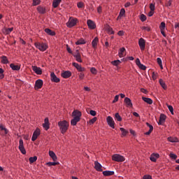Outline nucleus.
I'll return each mask as SVG.
<instances>
[{
	"instance_id": "f257e3e1",
	"label": "nucleus",
	"mask_w": 179,
	"mask_h": 179,
	"mask_svg": "<svg viewBox=\"0 0 179 179\" xmlns=\"http://www.w3.org/2000/svg\"><path fill=\"white\" fill-rule=\"evenodd\" d=\"M72 117L73 118L71 120V125L76 127L78 122L80 121V117H82V112L78 110H74L72 113Z\"/></svg>"
},
{
	"instance_id": "f03ea898",
	"label": "nucleus",
	"mask_w": 179,
	"mask_h": 179,
	"mask_svg": "<svg viewBox=\"0 0 179 179\" xmlns=\"http://www.w3.org/2000/svg\"><path fill=\"white\" fill-rule=\"evenodd\" d=\"M58 127L60 129L61 134H66V131L69 128V123L66 120H62L58 122Z\"/></svg>"
},
{
	"instance_id": "7ed1b4c3",
	"label": "nucleus",
	"mask_w": 179,
	"mask_h": 179,
	"mask_svg": "<svg viewBox=\"0 0 179 179\" xmlns=\"http://www.w3.org/2000/svg\"><path fill=\"white\" fill-rule=\"evenodd\" d=\"M112 160L117 162V163H122V162H125V157L120 154H114L112 155Z\"/></svg>"
},
{
	"instance_id": "20e7f679",
	"label": "nucleus",
	"mask_w": 179,
	"mask_h": 179,
	"mask_svg": "<svg viewBox=\"0 0 179 179\" xmlns=\"http://www.w3.org/2000/svg\"><path fill=\"white\" fill-rule=\"evenodd\" d=\"M34 45L40 51H45V50H47V48H48V45H47V44H45L44 43L36 42L34 43Z\"/></svg>"
},
{
	"instance_id": "39448f33",
	"label": "nucleus",
	"mask_w": 179,
	"mask_h": 179,
	"mask_svg": "<svg viewBox=\"0 0 179 179\" xmlns=\"http://www.w3.org/2000/svg\"><path fill=\"white\" fill-rule=\"evenodd\" d=\"M106 122L108 124V125H109V127H110V128H113V129H114L115 128V122H114V120L113 119V117L111 116H108L106 117Z\"/></svg>"
},
{
	"instance_id": "423d86ee",
	"label": "nucleus",
	"mask_w": 179,
	"mask_h": 179,
	"mask_svg": "<svg viewBox=\"0 0 179 179\" xmlns=\"http://www.w3.org/2000/svg\"><path fill=\"white\" fill-rule=\"evenodd\" d=\"M18 149L22 155H26V149L24 148L23 139L22 138L20 139Z\"/></svg>"
},
{
	"instance_id": "0eeeda50",
	"label": "nucleus",
	"mask_w": 179,
	"mask_h": 179,
	"mask_svg": "<svg viewBox=\"0 0 179 179\" xmlns=\"http://www.w3.org/2000/svg\"><path fill=\"white\" fill-rule=\"evenodd\" d=\"M41 134V131L38 128H36V130L34 131L31 141L32 142H34V141H36L38 136H40V134Z\"/></svg>"
},
{
	"instance_id": "6e6552de",
	"label": "nucleus",
	"mask_w": 179,
	"mask_h": 179,
	"mask_svg": "<svg viewBox=\"0 0 179 179\" xmlns=\"http://www.w3.org/2000/svg\"><path fill=\"white\" fill-rule=\"evenodd\" d=\"M43 85H44L43 80L41 79L37 80L35 82V85H34L35 90H38L39 89H41V87H43Z\"/></svg>"
},
{
	"instance_id": "1a4fd4ad",
	"label": "nucleus",
	"mask_w": 179,
	"mask_h": 179,
	"mask_svg": "<svg viewBox=\"0 0 179 179\" xmlns=\"http://www.w3.org/2000/svg\"><path fill=\"white\" fill-rule=\"evenodd\" d=\"M138 45L141 51H145V47L146 45V41L143 38H141L138 40Z\"/></svg>"
},
{
	"instance_id": "9d476101",
	"label": "nucleus",
	"mask_w": 179,
	"mask_h": 179,
	"mask_svg": "<svg viewBox=\"0 0 179 179\" xmlns=\"http://www.w3.org/2000/svg\"><path fill=\"white\" fill-rule=\"evenodd\" d=\"M50 80L55 83H59V82H61V80L57 77V75H55V73L54 72L50 73Z\"/></svg>"
},
{
	"instance_id": "9b49d317",
	"label": "nucleus",
	"mask_w": 179,
	"mask_h": 179,
	"mask_svg": "<svg viewBox=\"0 0 179 179\" xmlns=\"http://www.w3.org/2000/svg\"><path fill=\"white\" fill-rule=\"evenodd\" d=\"M72 65L77 69V71H78V72H85V71H86L85 67H82V66L78 63L73 62L72 63Z\"/></svg>"
},
{
	"instance_id": "f8f14e48",
	"label": "nucleus",
	"mask_w": 179,
	"mask_h": 179,
	"mask_svg": "<svg viewBox=\"0 0 179 179\" xmlns=\"http://www.w3.org/2000/svg\"><path fill=\"white\" fill-rule=\"evenodd\" d=\"M76 55H73L74 58H76V60L77 62H83V60H82V56L80 55V52H79V50H76Z\"/></svg>"
},
{
	"instance_id": "ddd939ff",
	"label": "nucleus",
	"mask_w": 179,
	"mask_h": 179,
	"mask_svg": "<svg viewBox=\"0 0 179 179\" xmlns=\"http://www.w3.org/2000/svg\"><path fill=\"white\" fill-rule=\"evenodd\" d=\"M77 22H78V19L73 18V19L69 20L66 23V26H67V27H69L71 29V27H73V26H76Z\"/></svg>"
},
{
	"instance_id": "4468645a",
	"label": "nucleus",
	"mask_w": 179,
	"mask_h": 179,
	"mask_svg": "<svg viewBox=\"0 0 179 179\" xmlns=\"http://www.w3.org/2000/svg\"><path fill=\"white\" fill-rule=\"evenodd\" d=\"M87 24L91 30H94V29H96V23L92 20H87Z\"/></svg>"
},
{
	"instance_id": "2eb2a0df",
	"label": "nucleus",
	"mask_w": 179,
	"mask_h": 179,
	"mask_svg": "<svg viewBox=\"0 0 179 179\" xmlns=\"http://www.w3.org/2000/svg\"><path fill=\"white\" fill-rule=\"evenodd\" d=\"M159 29H160V32L162 34V36L164 37H166V33L164 32V30H166V22H161Z\"/></svg>"
},
{
	"instance_id": "dca6fc26",
	"label": "nucleus",
	"mask_w": 179,
	"mask_h": 179,
	"mask_svg": "<svg viewBox=\"0 0 179 179\" xmlns=\"http://www.w3.org/2000/svg\"><path fill=\"white\" fill-rule=\"evenodd\" d=\"M43 127L45 131H48V129H50V120L48 117L45 118L44 123L43 124Z\"/></svg>"
},
{
	"instance_id": "f3484780",
	"label": "nucleus",
	"mask_w": 179,
	"mask_h": 179,
	"mask_svg": "<svg viewBox=\"0 0 179 179\" xmlns=\"http://www.w3.org/2000/svg\"><path fill=\"white\" fill-rule=\"evenodd\" d=\"M32 71H34L36 75H43V70L37 66H32Z\"/></svg>"
},
{
	"instance_id": "a211bd4d",
	"label": "nucleus",
	"mask_w": 179,
	"mask_h": 179,
	"mask_svg": "<svg viewBox=\"0 0 179 179\" xmlns=\"http://www.w3.org/2000/svg\"><path fill=\"white\" fill-rule=\"evenodd\" d=\"M166 118H167V116H166V115L162 113L159 116L158 124L163 125V124H164V122H166Z\"/></svg>"
},
{
	"instance_id": "6ab92c4d",
	"label": "nucleus",
	"mask_w": 179,
	"mask_h": 179,
	"mask_svg": "<svg viewBox=\"0 0 179 179\" xmlns=\"http://www.w3.org/2000/svg\"><path fill=\"white\" fill-rule=\"evenodd\" d=\"M62 78H64V79H68L69 78H71L72 76V72L69 71H66L61 73Z\"/></svg>"
},
{
	"instance_id": "aec40b11",
	"label": "nucleus",
	"mask_w": 179,
	"mask_h": 179,
	"mask_svg": "<svg viewBox=\"0 0 179 179\" xmlns=\"http://www.w3.org/2000/svg\"><path fill=\"white\" fill-rule=\"evenodd\" d=\"M36 10H38V13L41 15H44L46 12L45 7L43 6H38L36 8Z\"/></svg>"
},
{
	"instance_id": "412c9836",
	"label": "nucleus",
	"mask_w": 179,
	"mask_h": 179,
	"mask_svg": "<svg viewBox=\"0 0 179 179\" xmlns=\"http://www.w3.org/2000/svg\"><path fill=\"white\" fill-rule=\"evenodd\" d=\"M101 164L97 161L94 162V169L96 171H103Z\"/></svg>"
},
{
	"instance_id": "4be33fe9",
	"label": "nucleus",
	"mask_w": 179,
	"mask_h": 179,
	"mask_svg": "<svg viewBox=\"0 0 179 179\" xmlns=\"http://www.w3.org/2000/svg\"><path fill=\"white\" fill-rule=\"evenodd\" d=\"M147 127H148L150 128L149 131L144 133L145 135H150V134H152V132H153V126L150 124H149V122H146L145 123Z\"/></svg>"
},
{
	"instance_id": "5701e85b",
	"label": "nucleus",
	"mask_w": 179,
	"mask_h": 179,
	"mask_svg": "<svg viewBox=\"0 0 179 179\" xmlns=\"http://www.w3.org/2000/svg\"><path fill=\"white\" fill-rule=\"evenodd\" d=\"M124 103L127 107H132V101H131V99L128 97L124 98Z\"/></svg>"
},
{
	"instance_id": "b1692460",
	"label": "nucleus",
	"mask_w": 179,
	"mask_h": 179,
	"mask_svg": "<svg viewBox=\"0 0 179 179\" xmlns=\"http://www.w3.org/2000/svg\"><path fill=\"white\" fill-rule=\"evenodd\" d=\"M49 156H50L53 162H57L58 158L57 157V155H55V152H54V151H49Z\"/></svg>"
},
{
	"instance_id": "393cba45",
	"label": "nucleus",
	"mask_w": 179,
	"mask_h": 179,
	"mask_svg": "<svg viewBox=\"0 0 179 179\" xmlns=\"http://www.w3.org/2000/svg\"><path fill=\"white\" fill-rule=\"evenodd\" d=\"M10 68H11V69H13V71H20V66L15 65L13 63L10 64Z\"/></svg>"
},
{
	"instance_id": "a878e982",
	"label": "nucleus",
	"mask_w": 179,
	"mask_h": 179,
	"mask_svg": "<svg viewBox=\"0 0 179 179\" xmlns=\"http://www.w3.org/2000/svg\"><path fill=\"white\" fill-rule=\"evenodd\" d=\"M99 43V38L98 37H95L94 38V40L92 42V48H94V49L97 48V43Z\"/></svg>"
},
{
	"instance_id": "bb28decb",
	"label": "nucleus",
	"mask_w": 179,
	"mask_h": 179,
	"mask_svg": "<svg viewBox=\"0 0 179 179\" xmlns=\"http://www.w3.org/2000/svg\"><path fill=\"white\" fill-rule=\"evenodd\" d=\"M159 85L162 86V89H164V90H167V85H166V83L164 82V80H163V79L160 78L159 80Z\"/></svg>"
},
{
	"instance_id": "cd10ccee",
	"label": "nucleus",
	"mask_w": 179,
	"mask_h": 179,
	"mask_svg": "<svg viewBox=\"0 0 179 179\" xmlns=\"http://www.w3.org/2000/svg\"><path fill=\"white\" fill-rule=\"evenodd\" d=\"M103 175L105 176V177H108L110 176H114V171H103Z\"/></svg>"
},
{
	"instance_id": "c85d7f7f",
	"label": "nucleus",
	"mask_w": 179,
	"mask_h": 179,
	"mask_svg": "<svg viewBox=\"0 0 179 179\" xmlns=\"http://www.w3.org/2000/svg\"><path fill=\"white\" fill-rule=\"evenodd\" d=\"M142 100L147 103V104H153V100H152L150 98L143 96Z\"/></svg>"
},
{
	"instance_id": "c756f323",
	"label": "nucleus",
	"mask_w": 179,
	"mask_h": 179,
	"mask_svg": "<svg viewBox=\"0 0 179 179\" xmlns=\"http://www.w3.org/2000/svg\"><path fill=\"white\" fill-rule=\"evenodd\" d=\"M120 130L122 132V135H121L122 138L129 134V131H128V130L124 129V127H120Z\"/></svg>"
},
{
	"instance_id": "7c9ffc66",
	"label": "nucleus",
	"mask_w": 179,
	"mask_h": 179,
	"mask_svg": "<svg viewBox=\"0 0 179 179\" xmlns=\"http://www.w3.org/2000/svg\"><path fill=\"white\" fill-rule=\"evenodd\" d=\"M45 33L48 34V36H55V31H54L48 28L45 29Z\"/></svg>"
},
{
	"instance_id": "2f4dec72",
	"label": "nucleus",
	"mask_w": 179,
	"mask_h": 179,
	"mask_svg": "<svg viewBox=\"0 0 179 179\" xmlns=\"http://www.w3.org/2000/svg\"><path fill=\"white\" fill-rule=\"evenodd\" d=\"M62 2V0H53L52 7L56 8L57 6H59V3Z\"/></svg>"
},
{
	"instance_id": "473e14b6",
	"label": "nucleus",
	"mask_w": 179,
	"mask_h": 179,
	"mask_svg": "<svg viewBox=\"0 0 179 179\" xmlns=\"http://www.w3.org/2000/svg\"><path fill=\"white\" fill-rule=\"evenodd\" d=\"M167 139H168L169 142H171L172 143L179 142L178 138L176 137L170 136V137H168Z\"/></svg>"
},
{
	"instance_id": "72a5a7b5",
	"label": "nucleus",
	"mask_w": 179,
	"mask_h": 179,
	"mask_svg": "<svg viewBox=\"0 0 179 179\" xmlns=\"http://www.w3.org/2000/svg\"><path fill=\"white\" fill-rule=\"evenodd\" d=\"M125 15V9L124 8H122L120 10V14L117 17V20H119V19H121V17H122V16Z\"/></svg>"
},
{
	"instance_id": "f704fd0d",
	"label": "nucleus",
	"mask_w": 179,
	"mask_h": 179,
	"mask_svg": "<svg viewBox=\"0 0 179 179\" xmlns=\"http://www.w3.org/2000/svg\"><path fill=\"white\" fill-rule=\"evenodd\" d=\"M82 44H86V41H85L83 38H80L78 41L76 42V45H82Z\"/></svg>"
},
{
	"instance_id": "c9c22d12",
	"label": "nucleus",
	"mask_w": 179,
	"mask_h": 179,
	"mask_svg": "<svg viewBox=\"0 0 179 179\" xmlns=\"http://www.w3.org/2000/svg\"><path fill=\"white\" fill-rule=\"evenodd\" d=\"M1 64H4V65L9 64V60H8V57L6 56L1 57Z\"/></svg>"
},
{
	"instance_id": "e433bc0d",
	"label": "nucleus",
	"mask_w": 179,
	"mask_h": 179,
	"mask_svg": "<svg viewBox=\"0 0 179 179\" xmlns=\"http://www.w3.org/2000/svg\"><path fill=\"white\" fill-rule=\"evenodd\" d=\"M115 120H117V121H118L119 122H121V121H122V117H121V115H120L119 113H116L115 114Z\"/></svg>"
},
{
	"instance_id": "4c0bfd02",
	"label": "nucleus",
	"mask_w": 179,
	"mask_h": 179,
	"mask_svg": "<svg viewBox=\"0 0 179 179\" xmlns=\"http://www.w3.org/2000/svg\"><path fill=\"white\" fill-rule=\"evenodd\" d=\"M29 161L31 164L34 163V162H37V156L29 157Z\"/></svg>"
},
{
	"instance_id": "58836bf2",
	"label": "nucleus",
	"mask_w": 179,
	"mask_h": 179,
	"mask_svg": "<svg viewBox=\"0 0 179 179\" xmlns=\"http://www.w3.org/2000/svg\"><path fill=\"white\" fill-rule=\"evenodd\" d=\"M111 64L112 65H113V66H118V65L121 64V62L120 61V59H117V60L111 62Z\"/></svg>"
},
{
	"instance_id": "ea45409f",
	"label": "nucleus",
	"mask_w": 179,
	"mask_h": 179,
	"mask_svg": "<svg viewBox=\"0 0 179 179\" xmlns=\"http://www.w3.org/2000/svg\"><path fill=\"white\" fill-rule=\"evenodd\" d=\"M59 164V162H48L46 163V166H48L49 167H51V166H58Z\"/></svg>"
},
{
	"instance_id": "a19ab883",
	"label": "nucleus",
	"mask_w": 179,
	"mask_h": 179,
	"mask_svg": "<svg viewBox=\"0 0 179 179\" xmlns=\"http://www.w3.org/2000/svg\"><path fill=\"white\" fill-rule=\"evenodd\" d=\"M157 62L158 65L160 66L161 69H163V64L162 63V59H160V57H157Z\"/></svg>"
},
{
	"instance_id": "79ce46f5",
	"label": "nucleus",
	"mask_w": 179,
	"mask_h": 179,
	"mask_svg": "<svg viewBox=\"0 0 179 179\" xmlns=\"http://www.w3.org/2000/svg\"><path fill=\"white\" fill-rule=\"evenodd\" d=\"M167 107H168L171 114H172V115H174V108H173V106L167 105Z\"/></svg>"
},
{
	"instance_id": "37998d69",
	"label": "nucleus",
	"mask_w": 179,
	"mask_h": 179,
	"mask_svg": "<svg viewBox=\"0 0 179 179\" xmlns=\"http://www.w3.org/2000/svg\"><path fill=\"white\" fill-rule=\"evenodd\" d=\"M12 31H13V27L7 28L5 29L6 34H10V33H12Z\"/></svg>"
},
{
	"instance_id": "c03bdc74",
	"label": "nucleus",
	"mask_w": 179,
	"mask_h": 179,
	"mask_svg": "<svg viewBox=\"0 0 179 179\" xmlns=\"http://www.w3.org/2000/svg\"><path fill=\"white\" fill-rule=\"evenodd\" d=\"M41 0H33L32 5L33 6H37V5H40Z\"/></svg>"
},
{
	"instance_id": "a18cd8bd",
	"label": "nucleus",
	"mask_w": 179,
	"mask_h": 179,
	"mask_svg": "<svg viewBox=\"0 0 179 179\" xmlns=\"http://www.w3.org/2000/svg\"><path fill=\"white\" fill-rule=\"evenodd\" d=\"M107 31L108 33H109V34H114V30H113V29L111 28V27H110V25H108V29H107Z\"/></svg>"
},
{
	"instance_id": "49530a36",
	"label": "nucleus",
	"mask_w": 179,
	"mask_h": 179,
	"mask_svg": "<svg viewBox=\"0 0 179 179\" xmlns=\"http://www.w3.org/2000/svg\"><path fill=\"white\" fill-rule=\"evenodd\" d=\"M146 19H148V17L144 14H141L140 15V20H141L142 22H146Z\"/></svg>"
},
{
	"instance_id": "de8ad7c7",
	"label": "nucleus",
	"mask_w": 179,
	"mask_h": 179,
	"mask_svg": "<svg viewBox=\"0 0 179 179\" xmlns=\"http://www.w3.org/2000/svg\"><path fill=\"white\" fill-rule=\"evenodd\" d=\"M90 72L92 73V75H97V69H96L94 67H92L90 69Z\"/></svg>"
},
{
	"instance_id": "09e8293b",
	"label": "nucleus",
	"mask_w": 179,
	"mask_h": 179,
	"mask_svg": "<svg viewBox=\"0 0 179 179\" xmlns=\"http://www.w3.org/2000/svg\"><path fill=\"white\" fill-rule=\"evenodd\" d=\"M96 121H97V117H94L89 121V124H90V125H92V124H94V122H96Z\"/></svg>"
},
{
	"instance_id": "8fccbe9b",
	"label": "nucleus",
	"mask_w": 179,
	"mask_h": 179,
	"mask_svg": "<svg viewBox=\"0 0 179 179\" xmlns=\"http://www.w3.org/2000/svg\"><path fill=\"white\" fill-rule=\"evenodd\" d=\"M169 156H170V158L171 159H173V160H176L177 159V155H176V154H174L173 152H171Z\"/></svg>"
},
{
	"instance_id": "3c124183",
	"label": "nucleus",
	"mask_w": 179,
	"mask_h": 179,
	"mask_svg": "<svg viewBox=\"0 0 179 179\" xmlns=\"http://www.w3.org/2000/svg\"><path fill=\"white\" fill-rule=\"evenodd\" d=\"M3 72L4 71L3 70L2 68H0V73L1 75H0V79H3V78H5V76L3 75Z\"/></svg>"
},
{
	"instance_id": "603ef678",
	"label": "nucleus",
	"mask_w": 179,
	"mask_h": 179,
	"mask_svg": "<svg viewBox=\"0 0 179 179\" xmlns=\"http://www.w3.org/2000/svg\"><path fill=\"white\" fill-rule=\"evenodd\" d=\"M90 115H92V117H96L97 112H96V110H91L90 111Z\"/></svg>"
},
{
	"instance_id": "864d4df0",
	"label": "nucleus",
	"mask_w": 179,
	"mask_h": 179,
	"mask_svg": "<svg viewBox=\"0 0 179 179\" xmlns=\"http://www.w3.org/2000/svg\"><path fill=\"white\" fill-rule=\"evenodd\" d=\"M138 68L140 69H141L142 71H146V66H145L142 64L138 66Z\"/></svg>"
},
{
	"instance_id": "5fc2aeb1",
	"label": "nucleus",
	"mask_w": 179,
	"mask_h": 179,
	"mask_svg": "<svg viewBox=\"0 0 179 179\" xmlns=\"http://www.w3.org/2000/svg\"><path fill=\"white\" fill-rule=\"evenodd\" d=\"M83 79H85V73H80V74H79V80H83Z\"/></svg>"
},
{
	"instance_id": "6e6d98bb",
	"label": "nucleus",
	"mask_w": 179,
	"mask_h": 179,
	"mask_svg": "<svg viewBox=\"0 0 179 179\" xmlns=\"http://www.w3.org/2000/svg\"><path fill=\"white\" fill-rule=\"evenodd\" d=\"M77 6L78 8H83V6H85V3H83V2L80 1V2H78L77 3Z\"/></svg>"
},
{
	"instance_id": "4d7b16f0",
	"label": "nucleus",
	"mask_w": 179,
	"mask_h": 179,
	"mask_svg": "<svg viewBox=\"0 0 179 179\" xmlns=\"http://www.w3.org/2000/svg\"><path fill=\"white\" fill-rule=\"evenodd\" d=\"M150 159L151 160V162H153L154 163H156L157 160L156 158H155V157L152 155H151Z\"/></svg>"
},
{
	"instance_id": "13d9d810",
	"label": "nucleus",
	"mask_w": 179,
	"mask_h": 179,
	"mask_svg": "<svg viewBox=\"0 0 179 179\" xmlns=\"http://www.w3.org/2000/svg\"><path fill=\"white\" fill-rule=\"evenodd\" d=\"M150 10L154 11V12H155V4H153V3H150Z\"/></svg>"
},
{
	"instance_id": "bf43d9fd",
	"label": "nucleus",
	"mask_w": 179,
	"mask_h": 179,
	"mask_svg": "<svg viewBox=\"0 0 179 179\" xmlns=\"http://www.w3.org/2000/svg\"><path fill=\"white\" fill-rule=\"evenodd\" d=\"M141 93H144L145 94H148V90L145 89V88H141Z\"/></svg>"
},
{
	"instance_id": "052dcab7",
	"label": "nucleus",
	"mask_w": 179,
	"mask_h": 179,
	"mask_svg": "<svg viewBox=\"0 0 179 179\" xmlns=\"http://www.w3.org/2000/svg\"><path fill=\"white\" fill-rule=\"evenodd\" d=\"M118 99H120V95H116L113 101V103H117V101H118Z\"/></svg>"
},
{
	"instance_id": "680f3d73",
	"label": "nucleus",
	"mask_w": 179,
	"mask_h": 179,
	"mask_svg": "<svg viewBox=\"0 0 179 179\" xmlns=\"http://www.w3.org/2000/svg\"><path fill=\"white\" fill-rule=\"evenodd\" d=\"M142 30H146V31H150V27H142Z\"/></svg>"
},
{
	"instance_id": "e2e57ef3",
	"label": "nucleus",
	"mask_w": 179,
	"mask_h": 179,
	"mask_svg": "<svg viewBox=\"0 0 179 179\" xmlns=\"http://www.w3.org/2000/svg\"><path fill=\"white\" fill-rule=\"evenodd\" d=\"M141 64V60L139 59V58H137L136 59V65H137V66H139Z\"/></svg>"
},
{
	"instance_id": "0e129e2a",
	"label": "nucleus",
	"mask_w": 179,
	"mask_h": 179,
	"mask_svg": "<svg viewBox=\"0 0 179 179\" xmlns=\"http://www.w3.org/2000/svg\"><path fill=\"white\" fill-rule=\"evenodd\" d=\"M66 50H67V52L69 53V54H72V50L71 49V48L69 47V45H66Z\"/></svg>"
},
{
	"instance_id": "69168bd1",
	"label": "nucleus",
	"mask_w": 179,
	"mask_h": 179,
	"mask_svg": "<svg viewBox=\"0 0 179 179\" xmlns=\"http://www.w3.org/2000/svg\"><path fill=\"white\" fill-rule=\"evenodd\" d=\"M157 79V75L155 72H152V80H156Z\"/></svg>"
},
{
	"instance_id": "338daca9",
	"label": "nucleus",
	"mask_w": 179,
	"mask_h": 179,
	"mask_svg": "<svg viewBox=\"0 0 179 179\" xmlns=\"http://www.w3.org/2000/svg\"><path fill=\"white\" fill-rule=\"evenodd\" d=\"M152 156L156 158L157 159H159V157H160V155L157 154V153H153L152 154Z\"/></svg>"
},
{
	"instance_id": "774afa93",
	"label": "nucleus",
	"mask_w": 179,
	"mask_h": 179,
	"mask_svg": "<svg viewBox=\"0 0 179 179\" xmlns=\"http://www.w3.org/2000/svg\"><path fill=\"white\" fill-rule=\"evenodd\" d=\"M124 33H125V32H124L123 30H122V31H119L117 32V34H118L119 36H124Z\"/></svg>"
}]
</instances>
